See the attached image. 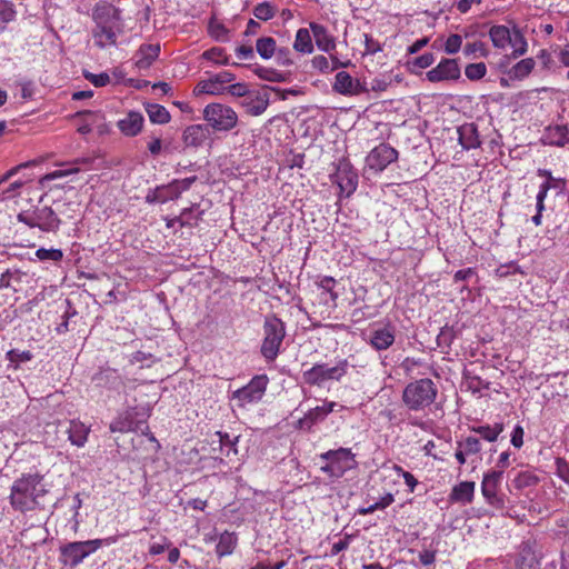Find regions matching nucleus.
I'll return each instance as SVG.
<instances>
[{"mask_svg":"<svg viewBox=\"0 0 569 569\" xmlns=\"http://www.w3.org/2000/svg\"><path fill=\"white\" fill-rule=\"evenodd\" d=\"M208 32L210 37L220 42H227L229 40L228 29L216 20H210L208 24Z\"/></svg>","mask_w":569,"mask_h":569,"instance_id":"obj_42","label":"nucleus"},{"mask_svg":"<svg viewBox=\"0 0 569 569\" xmlns=\"http://www.w3.org/2000/svg\"><path fill=\"white\" fill-rule=\"evenodd\" d=\"M216 436L219 439V446L222 455L226 457L237 455L238 450L236 445L238 442V437H230L228 433L221 431H218Z\"/></svg>","mask_w":569,"mask_h":569,"instance_id":"obj_37","label":"nucleus"},{"mask_svg":"<svg viewBox=\"0 0 569 569\" xmlns=\"http://www.w3.org/2000/svg\"><path fill=\"white\" fill-rule=\"evenodd\" d=\"M312 67L322 73H330V61L325 56H315L311 60Z\"/></svg>","mask_w":569,"mask_h":569,"instance_id":"obj_53","label":"nucleus"},{"mask_svg":"<svg viewBox=\"0 0 569 569\" xmlns=\"http://www.w3.org/2000/svg\"><path fill=\"white\" fill-rule=\"evenodd\" d=\"M392 501L393 500H378L377 502H375L368 507L358 508L357 513L367 515V513H371L376 510H382V509L387 508L389 506V503Z\"/></svg>","mask_w":569,"mask_h":569,"instance_id":"obj_56","label":"nucleus"},{"mask_svg":"<svg viewBox=\"0 0 569 569\" xmlns=\"http://www.w3.org/2000/svg\"><path fill=\"white\" fill-rule=\"evenodd\" d=\"M336 182L342 192H346L347 196H350L357 189L358 174L351 170L348 164H345L339 167L337 170Z\"/></svg>","mask_w":569,"mask_h":569,"instance_id":"obj_28","label":"nucleus"},{"mask_svg":"<svg viewBox=\"0 0 569 569\" xmlns=\"http://www.w3.org/2000/svg\"><path fill=\"white\" fill-rule=\"evenodd\" d=\"M101 540H87L70 542L61 548V557L64 565L76 567L83 561L84 558L93 553L101 547Z\"/></svg>","mask_w":569,"mask_h":569,"instance_id":"obj_10","label":"nucleus"},{"mask_svg":"<svg viewBox=\"0 0 569 569\" xmlns=\"http://www.w3.org/2000/svg\"><path fill=\"white\" fill-rule=\"evenodd\" d=\"M462 44V38L459 34H450L445 43V50L449 54L457 53Z\"/></svg>","mask_w":569,"mask_h":569,"instance_id":"obj_50","label":"nucleus"},{"mask_svg":"<svg viewBox=\"0 0 569 569\" xmlns=\"http://www.w3.org/2000/svg\"><path fill=\"white\" fill-rule=\"evenodd\" d=\"M475 491V483L465 481L459 483L452 489L449 498H472Z\"/></svg>","mask_w":569,"mask_h":569,"instance_id":"obj_44","label":"nucleus"},{"mask_svg":"<svg viewBox=\"0 0 569 569\" xmlns=\"http://www.w3.org/2000/svg\"><path fill=\"white\" fill-rule=\"evenodd\" d=\"M253 72L262 80L270 82H284L286 76L272 68H266L262 66H254Z\"/></svg>","mask_w":569,"mask_h":569,"instance_id":"obj_38","label":"nucleus"},{"mask_svg":"<svg viewBox=\"0 0 569 569\" xmlns=\"http://www.w3.org/2000/svg\"><path fill=\"white\" fill-rule=\"evenodd\" d=\"M32 353L29 350L11 349L7 352V360L17 369L20 363L30 361Z\"/></svg>","mask_w":569,"mask_h":569,"instance_id":"obj_43","label":"nucleus"},{"mask_svg":"<svg viewBox=\"0 0 569 569\" xmlns=\"http://www.w3.org/2000/svg\"><path fill=\"white\" fill-rule=\"evenodd\" d=\"M347 369L348 361L346 359L332 367L327 363H317L303 372V380L310 386H322L328 380L339 381L347 373Z\"/></svg>","mask_w":569,"mask_h":569,"instance_id":"obj_7","label":"nucleus"},{"mask_svg":"<svg viewBox=\"0 0 569 569\" xmlns=\"http://www.w3.org/2000/svg\"><path fill=\"white\" fill-rule=\"evenodd\" d=\"M433 61L435 57L432 53H423L413 60V66L420 69H425L430 67L433 63Z\"/></svg>","mask_w":569,"mask_h":569,"instance_id":"obj_63","label":"nucleus"},{"mask_svg":"<svg viewBox=\"0 0 569 569\" xmlns=\"http://www.w3.org/2000/svg\"><path fill=\"white\" fill-rule=\"evenodd\" d=\"M179 198V191L171 182L150 189L146 196L148 203H166Z\"/></svg>","mask_w":569,"mask_h":569,"instance_id":"obj_24","label":"nucleus"},{"mask_svg":"<svg viewBox=\"0 0 569 569\" xmlns=\"http://www.w3.org/2000/svg\"><path fill=\"white\" fill-rule=\"evenodd\" d=\"M209 130L204 124L188 126L182 133V141L186 147L199 148L208 139Z\"/></svg>","mask_w":569,"mask_h":569,"instance_id":"obj_25","label":"nucleus"},{"mask_svg":"<svg viewBox=\"0 0 569 569\" xmlns=\"http://www.w3.org/2000/svg\"><path fill=\"white\" fill-rule=\"evenodd\" d=\"M365 53L366 54H376L382 50L380 43L375 40L370 34H365Z\"/></svg>","mask_w":569,"mask_h":569,"instance_id":"obj_55","label":"nucleus"},{"mask_svg":"<svg viewBox=\"0 0 569 569\" xmlns=\"http://www.w3.org/2000/svg\"><path fill=\"white\" fill-rule=\"evenodd\" d=\"M557 475L567 483H569V463L562 459L557 458L556 460Z\"/></svg>","mask_w":569,"mask_h":569,"instance_id":"obj_60","label":"nucleus"},{"mask_svg":"<svg viewBox=\"0 0 569 569\" xmlns=\"http://www.w3.org/2000/svg\"><path fill=\"white\" fill-rule=\"evenodd\" d=\"M36 257L40 260V261H47V260H51V261H54V262H59L62 260L63 258V252L62 250L60 249H46V248H40L36 251Z\"/></svg>","mask_w":569,"mask_h":569,"instance_id":"obj_45","label":"nucleus"},{"mask_svg":"<svg viewBox=\"0 0 569 569\" xmlns=\"http://www.w3.org/2000/svg\"><path fill=\"white\" fill-rule=\"evenodd\" d=\"M332 90L346 97L359 96L367 91L366 87L347 71H339L335 77Z\"/></svg>","mask_w":569,"mask_h":569,"instance_id":"obj_14","label":"nucleus"},{"mask_svg":"<svg viewBox=\"0 0 569 569\" xmlns=\"http://www.w3.org/2000/svg\"><path fill=\"white\" fill-rule=\"evenodd\" d=\"M337 407L335 401H325L321 406L308 409L302 418L297 421V428L311 431L312 427L322 422Z\"/></svg>","mask_w":569,"mask_h":569,"instance_id":"obj_13","label":"nucleus"},{"mask_svg":"<svg viewBox=\"0 0 569 569\" xmlns=\"http://www.w3.org/2000/svg\"><path fill=\"white\" fill-rule=\"evenodd\" d=\"M217 539L216 553L218 557L222 558L233 553L238 545V537L234 532L224 531L219 536L217 533H207L203 538L206 543L213 542Z\"/></svg>","mask_w":569,"mask_h":569,"instance_id":"obj_17","label":"nucleus"},{"mask_svg":"<svg viewBox=\"0 0 569 569\" xmlns=\"http://www.w3.org/2000/svg\"><path fill=\"white\" fill-rule=\"evenodd\" d=\"M438 388L430 378L409 382L402 391V402L411 411H423L437 399Z\"/></svg>","mask_w":569,"mask_h":569,"instance_id":"obj_2","label":"nucleus"},{"mask_svg":"<svg viewBox=\"0 0 569 569\" xmlns=\"http://www.w3.org/2000/svg\"><path fill=\"white\" fill-rule=\"evenodd\" d=\"M207 127L214 132H229L238 124V114L229 106L223 103H209L202 111Z\"/></svg>","mask_w":569,"mask_h":569,"instance_id":"obj_5","label":"nucleus"},{"mask_svg":"<svg viewBox=\"0 0 569 569\" xmlns=\"http://www.w3.org/2000/svg\"><path fill=\"white\" fill-rule=\"evenodd\" d=\"M256 50L263 60H269L276 54L277 42L272 37H261L256 42Z\"/></svg>","mask_w":569,"mask_h":569,"instance_id":"obj_34","label":"nucleus"},{"mask_svg":"<svg viewBox=\"0 0 569 569\" xmlns=\"http://www.w3.org/2000/svg\"><path fill=\"white\" fill-rule=\"evenodd\" d=\"M234 78V74L230 71H222L208 80L199 82L197 89L200 93L219 94L222 92L223 86L233 81Z\"/></svg>","mask_w":569,"mask_h":569,"instance_id":"obj_18","label":"nucleus"},{"mask_svg":"<svg viewBox=\"0 0 569 569\" xmlns=\"http://www.w3.org/2000/svg\"><path fill=\"white\" fill-rule=\"evenodd\" d=\"M569 131L566 126L556 124L549 126L545 129V132L541 137V141L543 144L563 147L569 142Z\"/></svg>","mask_w":569,"mask_h":569,"instance_id":"obj_26","label":"nucleus"},{"mask_svg":"<svg viewBox=\"0 0 569 569\" xmlns=\"http://www.w3.org/2000/svg\"><path fill=\"white\" fill-rule=\"evenodd\" d=\"M144 118L139 111H129L124 118L117 122L120 132L126 137L138 136L143 128Z\"/></svg>","mask_w":569,"mask_h":569,"instance_id":"obj_21","label":"nucleus"},{"mask_svg":"<svg viewBox=\"0 0 569 569\" xmlns=\"http://www.w3.org/2000/svg\"><path fill=\"white\" fill-rule=\"evenodd\" d=\"M270 102V98L267 91L260 92H251L241 101V106L246 109V111L250 116H260L262 114Z\"/></svg>","mask_w":569,"mask_h":569,"instance_id":"obj_22","label":"nucleus"},{"mask_svg":"<svg viewBox=\"0 0 569 569\" xmlns=\"http://www.w3.org/2000/svg\"><path fill=\"white\" fill-rule=\"evenodd\" d=\"M93 381L99 387L119 391L124 387V379L117 369L101 368L94 376Z\"/></svg>","mask_w":569,"mask_h":569,"instance_id":"obj_19","label":"nucleus"},{"mask_svg":"<svg viewBox=\"0 0 569 569\" xmlns=\"http://www.w3.org/2000/svg\"><path fill=\"white\" fill-rule=\"evenodd\" d=\"M310 30L315 37V41L319 50L330 53L336 49V41L328 33L326 27L316 22H311Z\"/></svg>","mask_w":569,"mask_h":569,"instance_id":"obj_30","label":"nucleus"},{"mask_svg":"<svg viewBox=\"0 0 569 569\" xmlns=\"http://www.w3.org/2000/svg\"><path fill=\"white\" fill-rule=\"evenodd\" d=\"M84 78L90 81L94 87H104L110 82V77L107 72H101L99 74L91 73L86 71L83 73Z\"/></svg>","mask_w":569,"mask_h":569,"instance_id":"obj_49","label":"nucleus"},{"mask_svg":"<svg viewBox=\"0 0 569 569\" xmlns=\"http://www.w3.org/2000/svg\"><path fill=\"white\" fill-rule=\"evenodd\" d=\"M109 429L111 432H130L136 430V420L133 409L120 412L114 420L110 423Z\"/></svg>","mask_w":569,"mask_h":569,"instance_id":"obj_31","label":"nucleus"},{"mask_svg":"<svg viewBox=\"0 0 569 569\" xmlns=\"http://www.w3.org/2000/svg\"><path fill=\"white\" fill-rule=\"evenodd\" d=\"M192 213V208H186L182 210L179 217L167 218L166 226L167 228H173L176 223H179L181 227H193V223L189 220V214Z\"/></svg>","mask_w":569,"mask_h":569,"instance_id":"obj_47","label":"nucleus"},{"mask_svg":"<svg viewBox=\"0 0 569 569\" xmlns=\"http://www.w3.org/2000/svg\"><path fill=\"white\" fill-rule=\"evenodd\" d=\"M252 14L258 20L268 21L274 17L276 8L270 2H261L253 8Z\"/></svg>","mask_w":569,"mask_h":569,"instance_id":"obj_41","label":"nucleus"},{"mask_svg":"<svg viewBox=\"0 0 569 569\" xmlns=\"http://www.w3.org/2000/svg\"><path fill=\"white\" fill-rule=\"evenodd\" d=\"M538 176L545 179L541 184L547 187L548 191H555L556 194H559L566 188V181L561 178H555L551 171L547 169H539Z\"/></svg>","mask_w":569,"mask_h":569,"instance_id":"obj_33","label":"nucleus"},{"mask_svg":"<svg viewBox=\"0 0 569 569\" xmlns=\"http://www.w3.org/2000/svg\"><path fill=\"white\" fill-rule=\"evenodd\" d=\"M293 48L296 51L301 52V53H311L312 52L313 44H312L310 31L308 29L300 28L297 31Z\"/></svg>","mask_w":569,"mask_h":569,"instance_id":"obj_35","label":"nucleus"},{"mask_svg":"<svg viewBox=\"0 0 569 569\" xmlns=\"http://www.w3.org/2000/svg\"><path fill=\"white\" fill-rule=\"evenodd\" d=\"M263 339L260 352L266 361H274L286 337V325L276 316H267L263 322Z\"/></svg>","mask_w":569,"mask_h":569,"instance_id":"obj_3","label":"nucleus"},{"mask_svg":"<svg viewBox=\"0 0 569 569\" xmlns=\"http://www.w3.org/2000/svg\"><path fill=\"white\" fill-rule=\"evenodd\" d=\"M16 17L13 4L7 0H0V32L6 29L7 23Z\"/></svg>","mask_w":569,"mask_h":569,"instance_id":"obj_40","label":"nucleus"},{"mask_svg":"<svg viewBox=\"0 0 569 569\" xmlns=\"http://www.w3.org/2000/svg\"><path fill=\"white\" fill-rule=\"evenodd\" d=\"M459 142L463 149H471L478 144L477 137L475 136V129L472 126H465L458 129Z\"/></svg>","mask_w":569,"mask_h":569,"instance_id":"obj_39","label":"nucleus"},{"mask_svg":"<svg viewBox=\"0 0 569 569\" xmlns=\"http://www.w3.org/2000/svg\"><path fill=\"white\" fill-rule=\"evenodd\" d=\"M37 228L43 232H57L61 220L50 207L34 209Z\"/></svg>","mask_w":569,"mask_h":569,"instance_id":"obj_23","label":"nucleus"},{"mask_svg":"<svg viewBox=\"0 0 569 569\" xmlns=\"http://www.w3.org/2000/svg\"><path fill=\"white\" fill-rule=\"evenodd\" d=\"M352 539H353V536L345 535L343 538L333 542L332 547H331V555L336 556V555L340 553L341 551L346 550L349 547Z\"/></svg>","mask_w":569,"mask_h":569,"instance_id":"obj_57","label":"nucleus"},{"mask_svg":"<svg viewBox=\"0 0 569 569\" xmlns=\"http://www.w3.org/2000/svg\"><path fill=\"white\" fill-rule=\"evenodd\" d=\"M541 547L535 539L522 541L515 557L517 569H539L542 559Z\"/></svg>","mask_w":569,"mask_h":569,"instance_id":"obj_11","label":"nucleus"},{"mask_svg":"<svg viewBox=\"0 0 569 569\" xmlns=\"http://www.w3.org/2000/svg\"><path fill=\"white\" fill-rule=\"evenodd\" d=\"M319 459L323 462L321 471L332 478H340L357 466L356 456L349 448L328 450L320 453Z\"/></svg>","mask_w":569,"mask_h":569,"instance_id":"obj_4","label":"nucleus"},{"mask_svg":"<svg viewBox=\"0 0 569 569\" xmlns=\"http://www.w3.org/2000/svg\"><path fill=\"white\" fill-rule=\"evenodd\" d=\"M196 180H197V177L192 176V177H188V178H184L181 180L174 179L171 181V183L173 187H176L178 189L179 196H180L183 191L189 190Z\"/></svg>","mask_w":569,"mask_h":569,"instance_id":"obj_59","label":"nucleus"},{"mask_svg":"<svg viewBox=\"0 0 569 569\" xmlns=\"http://www.w3.org/2000/svg\"><path fill=\"white\" fill-rule=\"evenodd\" d=\"M481 490L485 498H496L498 490V471L492 470L485 475Z\"/></svg>","mask_w":569,"mask_h":569,"instance_id":"obj_36","label":"nucleus"},{"mask_svg":"<svg viewBox=\"0 0 569 569\" xmlns=\"http://www.w3.org/2000/svg\"><path fill=\"white\" fill-rule=\"evenodd\" d=\"M68 439L71 445L82 448L88 441V437L90 433V427L86 426L80 420L73 419L69 421V427L67 429Z\"/></svg>","mask_w":569,"mask_h":569,"instance_id":"obj_29","label":"nucleus"},{"mask_svg":"<svg viewBox=\"0 0 569 569\" xmlns=\"http://www.w3.org/2000/svg\"><path fill=\"white\" fill-rule=\"evenodd\" d=\"M92 19L94 44L100 49L116 46L118 33L121 31L120 10L111 4L97 6L92 12Z\"/></svg>","mask_w":569,"mask_h":569,"instance_id":"obj_1","label":"nucleus"},{"mask_svg":"<svg viewBox=\"0 0 569 569\" xmlns=\"http://www.w3.org/2000/svg\"><path fill=\"white\" fill-rule=\"evenodd\" d=\"M202 57L206 60H210L219 64H229V58L224 54V50L222 48H211L204 51Z\"/></svg>","mask_w":569,"mask_h":569,"instance_id":"obj_46","label":"nucleus"},{"mask_svg":"<svg viewBox=\"0 0 569 569\" xmlns=\"http://www.w3.org/2000/svg\"><path fill=\"white\" fill-rule=\"evenodd\" d=\"M269 379L267 375L254 376L248 385L233 391L232 400L237 406L246 407L251 403H257L262 399L266 393Z\"/></svg>","mask_w":569,"mask_h":569,"instance_id":"obj_8","label":"nucleus"},{"mask_svg":"<svg viewBox=\"0 0 569 569\" xmlns=\"http://www.w3.org/2000/svg\"><path fill=\"white\" fill-rule=\"evenodd\" d=\"M228 92L233 96V97H239V98H243L246 99V97L248 94H250L251 92L248 90L247 88V84L244 83H233V84H230L228 88H227Z\"/></svg>","mask_w":569,"mask_h":569,"instance_id":"obj_58","label":"nucleus"},{"mask_svg":"<svg viewBox=\"0 0 569 569\" xmlns=\"http://www.w3.org/2000/svg\"><path fill=\"white\" fill-rule=\"evenodd\" d=\"M10 502L13 509L24 512L33 510L36 508L37 500H10Z\"/></svg>","mask_w":569,"mask_h":569,"instance_id":"obj_62","label":"nucleus"},{"mask_svg":"<svg viewBox=\"0 0 569 569\" xmlns=\"http://www.w3.org/2000/svg\"><path fill=\"white\" fill-rule=\"evenodd\" d=\"M17 219L30 228H37L34 210L22 211L18 214Z\"/></svg>","mask_w":569,"mask_h":569,"instance_id":"obj_61","label":"nucleus"},{"mask_svg":"<svg viewBox=\"0 0 569 569\" xmlns=\"http://www.w3.org/2000/svg\"><path fill=\"white\" fill-rule=\"evenodd\" d=\"M338 298L337 292H327V291H320L319 292V299L320 302L325 303L329 308H335L337 306L336 300Z\"/></svg>","mask_w":569,"mask_h":569,"instance_id":"obj_64","label":"nucleus"},{"mask_svg":"<svg viewBox=\"0 0 569 569\" xmlns=\"http://www.w3.org/2000/svg\"><path fill=\"white\" fill-rule=\"evenodd\" d=\"M476 432L479 433L480 439L488 442H492L498 438V429L490 426H480Z\"/></svg>","mask_w":569,"mask_h":569,"instance_id":"obj_52","label":"nucleus"},{"mask_svg":"<svg viewBox=\"0 0 569 569\" xmlns=\"http://www.w3.org/2000/svg\"><path fill=\"white\" fill-rule=\"evenodd\" d=\"M459 445L467 455H473L481 450L480 439L476 437H468L465 441L459 442Z\"/></svg>","mask_w":569,"mask_h":569,"instance_id":"obj_51","label":"nucleus"},{"mask_svg":"<svg viewBox=\"0 0 569 569\" xmlns=\"http://www.w3.org/2000/svg\"><path fill=\"white\" fill-rule=\"evenodd\" d=\"M48 493L43 477L38 473H23L18 478L11 488V497L21 496L24 498H40Z\"/></svg>","mask_w":569,"mask_h":569,"instance_id":"obj_9","label":"nucleus"},{"mask_svg":"<svg viewBox=\"0 0 569 569\" xmlns=\"http://www.w3.org/2000/svg\"><path fill=\"white\" fill-rule=\"evenodd\" d=\"M144 108L152 123L164 124L170 121V113L163 106L158 103H146Z\"/></svg>","mask_w":569,"mask_h":569,"instance_id":"obj_32","label":"nucleus"},{"mask_svg":"<svg viewBox=\"0 0 569 569\" xmlns=\"http://www.w3.org/2000/svg\"><path fill=\"white\" fill-rule=\"evenodd\" d=\"M396 339V327L391 323H386L382 327L373 328L370 331L369 345L377 351L389 349Z\"/></svg>","mask_w":569,"mask_h":569,"instance_id":"obj_15","label":"nucleus"},{"mask_svg":"<svg viewBox=\"0 0 569 569\" xmlns=\"http://www.w3.org/2000/svg\"><path fill=\"white\" fill-rule=\"evenodd\" d=\"M397 159L398 151L388 143H380L369 152L367 164L371 170L381 172Z\"/></svg>","mask_w":569,"mask_h":569,"instance_id":"obj_12","label":"nucleus"},{"mask_svg":"<svg viewBox=\"0 0 569 569\" xmlns=\"http://www.w3.org/2000/svg\"><path fill=\"white\" fill-rule=\"evenodd\" d=\"M160 44H142L134 54V66L139 70L148 69L159 57Z\"/></svg>","mask_w":569,"mask_h":569,"instance_id":"obj_27","label":"nucleus"},{"mask_svg":"<svg viewBox=\"0 0 569 569\" xmlns=\"http://www.w3.org/2000/svg\"><path fill=\"white\" fill-rule=\"evenodd\" d=\"M276 61L280 66H291L293 63L292 59L290 58V50L286 47L277 48L276 51Z\"/></svg>","mask_w":569,"mask_h":569,"instance_id":"obj_54","label":"nucleus"},{"mask_svg":"<svg viewBox=\"0 0 569 569\" xmlns=\"http://www.w3.org/2000/svg\"><path fill=\"white\" fill-rule=\"evenodd\" d=\"M426 77L431 82L457 80L460 77V68L455 59H443L436 68L429 70Z\"/></svg>","mask_w":569,"mask_h":569,"instance_id":"obj_16","label":"nucleus"},{"mask_svg":"<svg viewBox=\"0 0 569 569\" xmlns=\"http://www.w3.org/2000/svg\"><path fill=\"white\" fill-rule=\"evenodd\" d=\"M466 77L470 80L481 79L486 74L485 63H470L465 70Z\"/></svg>","mask_w":569,"mask_h":569,"instance_id":"obj_48","label":"nucleus"},{"mask_svg":"<svg viewBox=\"0 0 569 569\" xmlns=\"http://www.w3.org/2000/svg\"><path fill=\"white\" fill-rule=\"evenodd\" d=\"M528 42L521 30L513 21L508 20L500 26V56L505 59H516L527 52Z\"/></svg>","mask_w":569,"mask_h":569,"instance_id":"obj_6","label":"nucleus"},{"mask_svg":"<svg viewBox=\"0 0 569 569\" xmlns=\"http://www.w3.org/2000/svg\"><path fill=\"white\" fill-rule=\"evenodd\" d=\"M535 68V60L526 58L518 61L508 70L503 71L506 77H500V86H509V81L522 80L530 74Z\"/></svg>","mask_w":569,"mask_h":569,"instance_id":"obj_20","label":"nucleus"}]
</instances>
